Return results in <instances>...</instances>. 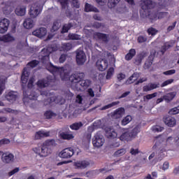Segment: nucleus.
Wrapping results in <instances>:
<instances>
[{"label": "nucleus", "mask_w": 179, "mask_h": 179, "mask_svg": "<svg viewBox=\"0 0 179 179\" xmlns=\"http://www.w3.org/2000/svg\"><path fill=\"white\" fill-rule=\"evenodd\" d=\"M48 71L52 73L54 76L59 75L62 80H68L72 83V87H76V90H82L83 89H87L92 83L89 80H83L85 78V73H77L69 76L71 70H68L65 68H58L52 64H50L47 68Z\"/></svg>", "instance_id": "f257e3e1"}, {"label": "nucleus", "mask_w": 179, "mask_h": 179, "mask_svg": "<svg viewBox=\"0 0 179 179\" xmlns=\"http://www.w3.org/2000/svg\"><path fill=\"white\" fill-rule=\"evenodd\" d=\"M52 146H55V140H48L43 143L41 147L35 148L33 150L41 157H47L51 153Z\"/></svg>", "instance_id": "f03ea898"}, {"label": "nucleus", "mask_w": 179, "mask_h": 179, "mask_svg": "<svg viewBox=\"0 0 179 179\" xmlns=\"http://www.w3.org/2000/svg\"><path fill=\"white\" fill-rule=\"evenodd\" d=\"M141 5L142 10H143V15L148 16L149 19H151V20H156V19H157V14H156V13H151L148 15L149 9L155 8L156 3H153L152 0H141Z\"/></svg>", "instance_id": "7ed1b4c3"}, {"label": "nucleus", "mask_w": 179, "mask_h": 179, "mask_svg": "<svg viewBox=\"0 0 179 179\" xmlns=\"http://www.w3.org/2000/svg\"><path fill=\"white\" fill-rule=\"evenodd\" d=\"M41 96H45L47 99H45L43 101L44 106H48L51 104V103H59L58 99H61V96H57L55 94L52 93H50L48 91H41Z\"/></svg>", "instance_id": "20e7f679"}, {"label": "nucleus", "mask_w": 179, "mask_h": 179, "mask_svg": "<svg viewBox=\"0 0 179 179\" xmlns=\"http://www.w3.org/2000/svg\"><path fill=\"white\" fill-rule=\"evenodd\" d=\"M104 142L105 140L103 134L100 131L96 132L92 139V143L94 148H101L104 145Z\"/></svg>", "instance_id": "39448f33"}, {"label": "nucleus", "mask_w": 179, "mask_h": 179, "mask_svg": "<svg viewBox=\"0 0 179 179\" xmlns=\"http://www.w3.org/2000/svg\"><path fill=\"white\" fill-rule=\"evenodd\" d=\"M41 13V8L38 3L32 4L29 10V15L31 19H36Z\"/></svg>", "instance_id": "423d86ee"}, {"label": "nucleus", "mask_w": 179, "mask_h": 179, "mask_svg": "<svg viewBox=\"0 0 179 179\" xmlns=\"http://www.w3.org/2000/svg\"><path fill=\"white\" fill-rule=\"evenodd\" d=\"M3 96L9 103H15L19 99V93L15 91H6Z\"/></svg>", "instance_id": "0eeeda50"}, {"label": "nucleus", "mask_w": 179, "mask_h": 179, "mask_svg": "<svg viewBox=\"0 0 179 179\" xmlns=\"http://www.w3.org/2000/svg\"><path fill=\"white\" fill-rule=\"evenodd\" d=\"M87 59L86 54L83 50H78L76 51V62L78 65H83Z\"/></svg>", "instance_id": "6e6552de"}, {"label": "nucleus", "mask_w": 179, "mask_h": 179, "mask_svg": "<svg viewBox=\"0 0 179 179\" xmlns=\"http://www.w3.org/2000/svg\"><path fill=\"white\" fill-rule=\"evenodd\" d=\"M73 166L78 170H85V169H87L90 166V161L86 159L77 161L73 163Z\"/></svg>", "instance_id": "1a4fd4ad"}, {"label": "nucleus", "mask_w": 179, "mask_h": 179, "mask_svg": "<svg viewBox=\"0 0 179 179\" xmlns=\"http://www.w3.org/2000/svg\"><path fill=\"white\" fill-rule=\"evenodd\" d=\"M73 153H75L73 149L72 148H69L60 152L59 153V156L62 159H70V157H72V156H73Z\"/></svg>", "instance_id": "9d476101"}, {"label": "nucleus", "mask_w": 179, "mask_h": 179, "mask_svg": "<svg viewBox=\"0 0 179 179\" xmlns=\"http://www.w3.org/2000/svg\"><path fill=\"white\" fill-rule=\"evenodd\" d=\"M9 24H10V21L8 18H3L0 21L1 34H3L8 31V29H9Z\"/></svg>", "instance_id": "9b49d317"}, {"label": "nucleus", "mask_w": 179, "mask_h": 179, "mask_svg": "<svg viewBox=\"0 0 179 179\" xmlns=\"http://www.w3.org/2000/svg\"><path fill=\"white\" fill-rule=\"evenodd\" d=\"M94 38L97 41H103V43H108L110 40L109 35L100 32H95L94 34Z\"/></svg>", "instance_id": "f8f14e48"}, {"label": "nucleus", "mask_w": 179, "mask_h": 179, "mask_svg": "<svg viewBox=\"0 0 179 179\" xmlns=\"http://www.w3.org/2000/svg\"><path fill=\"white\" fill-rule=\"evenodd\" d=\"M163 121L165 125H167V127H170L171 128H173V127H176V125H177V120L173 117L164 116Z\"/></svg>", "instance_id": "ddd939ff"}, {"label": "nucleus", "mask_w": 179, "mask_h": 179, "mask_svg": "<svg viewBox=\"0 0 179 179\" xmlns=\"http://www.w3.org/2000/svg\"><path fill=\"white\" fill-rule=\"evenodd\" d=\"M15 159V156L10 152H3L1 160L3 163H6V164H9V163H12Z\"/></svg>", "instance_id": "4468645a"}, {"label": "nucleus", "mask_w": 179, "mask_h": 179, "mask_svg": "<svg viewBox=\"0 0 179 179\" xmlns=\"http://www.w3.org/2000/svg\"><path fill=\"white\" fill-rule=\"evenodd\" d=\"M108 67V62L104 59H100L96 62V68L99 71H106Z\"/></svg>", "instance_id": "2eb2a0df"}, {"label": "nucleus", "mask_w": 179, "mask_h": 179, "mask_svg": "<svg viewBox=\"0 0 179 179\" xmlns=\"http://www.w3.org/2000/svg\"><path fill=\"white\" fill-rule=\"evenodd\" d=\"M31 93L29 92L24 91L23 94L24 96V99H29V100H37V97H38V90H36V92L31 91L29 90Z\"/></svg>", "instance_id": "dca6fc26"}, {"label": "nucleus", "mask_w": 179, "mask_h": 179, "mask_svg": "<svg viewBox=\"0 0 179 179\" xmlns=\"http://www.w3.org/2000/svg\"><path fill=\"white\" fill-rule=\"evenodd\" d=\"M33 36H36V37H38L39 38H42L45 36H47V29L44 27H41L32 32Z\"/></svg>", "instance_id": "f3484780"}, {"label": "nucleus", "mask_w": 179, "mask_h": 179, "mask_svg": "<svg viewBox=\"0 0 179 179\" xmlns=\"http://www.w3.org/2000/svg\"><path fill=\"white\" fill-rule=\"evenodd\" d=\"M0 41L3 43H13L16 41V38L11 34H7L0 37Z\"/></svg>", "instance_id": "a211bd4d"}, {"label": "nucleus", "mask_w": 179, "mask_h": 179, "mask_svg": "<svg viewBox=\"0 0 179 179\" xmlns=\"http://www.w3.org/2000/svg\"><path fill=\"white\" fill-rule=\"evenodd\" d=\"M106 136L109 139H114L115 138H117V134L114 129L108 127L106 130Z\"/></svg>", "instance_id": "6ab92c4d"}, {"label": "nucleus", "mask_w": 179, "mask_h": 179, "mask_svg": "<svg viewBox=\"0 0 179 179\" xmlns=\"http://www.w3.org/2000/svg\"><path fill=\"white\" fill-rule=\"evenodd\" d=\"M50 54H51V51H47V50L43 49L41 51V60L43 64H47L48 61H50Z\"/></svg>", "instance_id": "aec40b11"}, {"label": "nucleus", "mask_w": 179, "mask_h": 179, "mask_svg": "<svg viewBox=\"0 0 179 179\" xmlns=\"http://www.w3.org/2000/svg\"><path fill=\"white\" fill-rule=\"evenodd\" d=\"M23 26L25 29H32L34 27V20L31 17L26 18L24 20Z\"/></svg>", "instance_id": "412c9836"}, {"label": "nucleus", "mask_w": 179, "mask_h": 179, "mask_svg": "<svg viewBox=\"0 0 179 179\" xmlns=\"http://www.w3.org/2000/svg\"><path fill=\"white\" fill-rule=\"evenodd\" d=\"M50 136V131H39L35 134V139H42V138H47Z\"/></svg>", "instance_id": "4be33fe9"}, {"label": "nucleus", "mask_w": 179, "mask_h": 179, "mask_svg": "<svg viewBox=\"0 0 179 179\" xmlns=\"http://www.w3.org/2000/svg\"><path fill=\"white\" fill-rule=\"evenodd\" d=\"M60 136L62 138V139H66L67 141H71V139H73V138H75L73 133H72L71 131L62 132Z\"/></svg>", "instance_id": "5701e85b"}, {"label": "nucleus", "mask_w": 179, "mask_h": 179, "mask_svg": "<svg viewBox=\"0 0 179 179\" xmlns=\"http://www.w3.org/2000/svg\"><path fill=\"white\" fill-rule=\"evenodd\" d=\"M17 16H24L26 15V6H18L15 9Z\"/></svg>", "instance_id": "b1692460"}, {"label": "nucleus", "mask_w": 179, "mask_h": 179, "mask_svg": "<svg viewBox=\"0 0 179 179\" xmlns=\"http://www.w3.org/2000/svg\"><path fill=\"white\" fill-rule=\"evenodd\" d=\"M159 87V84L157 83H150L147 85H145L143 87V92H150L152 90H155V89H157Z\"/></svg>", "instance_id": "393cba45"}, {"label": "nucleus", "mask_w": 179, "mask_h": 179, "mask_svg": "<svg viewBox=\"0 0 179 179\" xmlns=\"http://www.w3.org/2000/svg\"><path fill=\"white\" fill-rule=\"evenodd\" d=\"M124 114H125V109L123 108H120L113 113V118H116V120L121 118Z\"/></svg>", "instance_id": "a878e982"}, {"label": "nucleus", "mask_w": 179, "mask_h": 179, "mask_svg": "<svg viewBox=\"0 0 179 179\" xmlns=\"http://www.w3.org/2000/svg\"><path fill=\"white\" fill-rule=\"evenodd\" d=\"M29 70H27V68H24L21 76V80L24 85L27 83V80H29Z\"/></svg>", "instance_id": "bb28decb"}, {"label": "nucleus", "mask_w": 179, "mask_h": 179, "mask_svg": "<svg viewBox=\"0 0 179 179\" xmlns=\"http://www.w3.org/2000/svg\"><path fill=\"white\" fill-rule=\"evenodd\" d=\"M103 125L101 124V120H97L93 124L88 127L89 132H93L96 128H103Z\"/></svg>", "instance_id": "cd10ccee"}, {"label": "nucleus", "mask_w": 179, "mask_h": 179, "mask_svg": "<svg viewBox=\"0 0 179 179\" xmlns=\"http://www.w3.org/2000/svg\"><path fill=\"white\" fill-rule=\"evenodd\" d=\"M132 138H135L141 132V125H136L131 130H129Z\"/></svg>", "instance_id": "c85d7f7f"}, {"label": "nucleus", "mask_w": 179, "mask_h": 179, "mask_svg": "<svg viewBox=\"0 0 179 179\" xmlns=\"http://www.w3.org/2000/svg\"><path fill=\"white\" fill-rule=\"evenodd\" d=\"M176 94H177V93L175 92H169L164 95L163 99L166 103H170V101H171V100L176 97Z\"/></svg>", "instance_id": "c756f323"}, {"label": "nucleus", "mask_w": 179, "mask_h": 179, "mask_svg": "<svg viewBox=\"0 0 179 179\" xmlns=\"http://www.w3.org/2000/svg\"><path fill=\"white\" fill-rule=\"evenodd\" d=\"M6 83V77L0 76V96L3 93V90H5V85Z\"/></svg>", "instance_id": "7c9ffc66"}, {"label": "nucleus", "mask_w": 179, "mask_h": 179, "mask_svg": "<svg viewBox=\"0 0 179 179\" xmlns=\"http://www.w3.org/2000/svg\"><path fill=\"white\" fill-rule=\"evenodd\" d=\"M49 85H51V83L48 81V80H40L37 82V86L38 87H41V89H43V87H47Z\"/></svg>", "instance_id": "2f4dec72"}, {"label": "nucleus", "mask_w": 179, "mask_h": 179, "mask_svg": "<svg viewBox=\"0 0 179 179\" xmlns=\"http://www.w3.org/2000/svg\"><path fill=\"white\" fill-rule=\"evenodd\" d=\"M85 12H96V13H98L99 9H97V8L92 6L89 3H86L85 6Z\"/></svg>", "instance_id": "473e14b6"}, {"label": "nucleus", "mask_w": 179, "mask_h": 179, "mask_svg": "<svg viewBox=\"0 0 179 179\" xmlns=\"http://www.w3.org/2000/svg\"><path fill=\"white\" fill-rule=\"evenodd\" d=\"M132 136H131V133L129 131H126L124 133H123L120 137V141H131V139H132Z\"/></svg>", "instance_id": "72a5a7b5"}, {"label": "nucleus", "mask_w": 179, "mask_h": 179, "mask_svg": "<svg viewBox=\"0 0 179 179\" xmlns=\"http://www.w3.org/2000/svg\"><path fill=\"white\" fill-rule=\"evenodd\" d=\"M82 127H83V123H82V122H75L70 125V128L73 131H79Z\"/></svg>", "instance_id": "f704fd0d"}, {"label": "nucleus", "mask_w": 179, "mask_h": 179, "mask_svg": "<svg viewBox=\"0 0 179 179\" xmlns=\"http://www.w3.org/2000/svg\"><path fill=\"white\" fill-rule=\"evenodd\" d=\"M164 141V138L163 136H159L157 138L156 143L155 145L152 147V149H160V147L162 146V144H160V142H163Z\"/></svg>", "instance_id": "c9c22d12"}, {"label": "nucleus", "mask_w": 179, "mask_h": 179, "mask_svg": "<svg viewBox=\"0 0 179 179\" xmlns=\"http://www.w3.org/2000/svg\"><path fill=\"white\" fill-rule=\"evenodd\" d=\"M136 55V50L135 49H131L129 52L126 55L125 59L127 61H130Z\"/></svg>", "instance_id": "e433bc0d"}, {"label": "nucleus", "mask_w": 179, "mask_h": 179, "mask_svg": "<svg viewBox=\"0 0 179 179\" xmlns=\"http://www.w3.org/2000/svg\"><path fill=\"white\" fill-rule=\"evenodd\" d=\"M131 121H132V116L127 115L122 119V120L121 121V124L123 127H125V125H128V124H129Z\"/></svg>", "instance_id": "4c0bfd02"}, {"label": "nucleus", "mask_w": 179, "mask_h": 179, "mask_svg": "<svg viewBox=\"0 0 179 179\" xmlns=\"http://www.w3.org/2000/svg\"><path fill=\"white\" fill-rule=\"evenodd\" d=\"M61 48L62 51H70V50H72V43H62Z\"/></svg>", "instance_id": "58836bf2"}, {"label": "nucleus", "mask_w": 179, "mask_h": 179, "mask_svg": "<svg viewBox=\"0 0 179 179\" xmlns=\"http://www.w3.org/2000/svg\"><path fill=\"white\" fill-rule=\"evenodd\" d=\"M157 92L148 94L143 96V101H149V100H152V99H155V97H157Z\"/></svg>", "instance_id": "ea45409f"}, {"label": "nucleus", "mask_w": 179, "mask_h": 179, "mask_svg": "<svg viewBox=\"0 0 179 179\" xmlns=\"http://www.w3.org/2000/svg\"><path fill=\"white\" fill-rule=\"evenodd\" d=\"M125 153H127V150L125 148H121L115 152L114 156H115V157H121V156H124Z\"/></svg>", "instance_id": "a19ab883"}, {"label": "nucleus", "mask_w": 179, "mask_h": 179, "mask_svg": "<svg viewBox=\"0 0 179 179\" xmlns=\"http://www.w3.org/2000/svg\"><path fill=\"white\" fill-rule=\"evenodd\" d=\"M120 104V101H114L111 103H109L108 105H106L105 106L102 107L100 110H108V108H111V107H115V106H118Z\"/></svg>", "instance_id": "79ce46f5"}, {"label": "nucleus", "mask_w": 179, "mask_h": 179, "mask_svg": "<svg viewBox=\"0 0 179 179\" xmlns=\"http://www.w3.org/2000/svg\"><path fill=\"white\" fill-rule=\"evenodd\" d=\"M57 114L54 113V112L51 110H47L44 113L45 118H47L48 120H50V118H54V117H56Z\"/></svg>", "instance_id": "37998d69"}, {"label": "nucleus", "mask_w": 179, "mask_h": 179, "mask_svg": "<svg viewBox=\"0 0 179 179\" xmlns=\"http://www.w3.org/2000/svg\"><path fill=\"white\" fill-rule=\"evenodd\" d=\"M120 1L121 0H108V8H110V9H112V8H115V6H117V3Z\"/></svg>", "instance_id": "c03bdc74"}, {"label": "nucleus", "mask_w": 179, "mask_h": 179, "mask_svg": "<svg viewBox=\"0 0 179 179\" xmlns=\"http://www.w3.org/2000/svg\"><path fill=\"white\" fill-rule=\"evenodd\" d=\"M145 58V53H141L136 57L135 64L136 65H140L141 62H142V59Z\"/></svg>", "instance_id": "a18cd8bd"}, {"label": "nucleus", "mask_w": 179, "mask_h": 179, "mask_svg": "<svg viewBox=\"0 0 179 179\" xmlns=\"http://www.w3.org/2000/svg\"><path fill=\"white\" fill-rule=\"evenodd\" d=\"M136 79H138V74L134 73L131 76H130V78L126 81V83H134V82H135V80H136Z\"/></svg>", "instance_id": "49530a36"}, {"label": "nucleus", "mask_w": 179, "mask_h": 179, "mask_svg": "<svg viewBox=\"0 0 179 179\" xmlns=\"http://www.w3.org/2000/svg\"><path fill=\"white\" fill-rule=\"evenodd\" d=\"M39 64V62L37 60H32L31 62L27 64V69L29 71V67L30 68H36V66Z\"/></svg>", "instance_id": "de8ad7c7"}, {"label": "nucleus", "mask_w": 179, "mask_h": 179, "mask_svg": "<svg viewBox=\"0 0 179 179\" xmlns=\"http://www.w3.org/2000/svg\"><path fill=\"white\" fill-rule=\"evenodd\" d=\"M60 27H61V24H59V23L57 22H55L52 27L51 32L54 33V32L57 31L58 30V29H59Z\"/></svg>", "instance_id": "09e8293b"}, {"label": "nucleus", "mask_w": 179, "mask_h": 179, "mask_svg": "<svg viewBox=\"0 0 179 179\" xmlns=\"http://www.w3.org/2000/svg\"><path fill=\"white\" fill-rule=\"evenodd\" d=\"M169 114H170V115H176V114H179V106L171 109L169 111Z\"/></svg>", "instance_id": "8fccbe9b"}, {"label": "nucleus", "mask_w": 179, "mask_h": 179, "mask_svg": "<svg viewBox=\"0 0 179 179\" xmlns=\"http://www.w3.org/2000/svg\"><path fill=\"white\" fill-rule=\"evenodd\" d=\"M114 75V68L111 67L108 70L106 73V79H111V76Z\"/></svg>", "instance_id": "3c124183"}, {"label": "nucleus", "mask_w": 179, "mask_h": 179, "mask_svg": "<svg viewBox=\"0 0 179 179\" xmlns=\"http://www.w3.org/2000/svg\"><path fill=\"white\" fill-rule=\"evenodd\" d=\"M69 40H80V36L76 34H69Z\"/></svg>", "instance_id": "603ef678"}, {"label": "nucleus", "mask_w": 179, "mask_h": 179, "mask_svg": "<svg viewBox=\"0 0 179 179\" xmlns=\"http://www.w3.org/2000/svg\"><path fill=\"white\" fill-rule=\"evenodd\" d=\"M170 47H171L170 44L165 43V45L162 47V49L160 50L162 55H163L164 54V52H166V51H167V50H169V48H170Z\"/></svg>", "instance_id": "864d4df0"}, {"label": "nucleus", "mask_w": 179, "mask_h": 179, "mask_svg": "<svg viewBox=\"0 0 179 179\" xmlns=\"http://www.w3.org/2000/svg\"><path fill=\"white\" fill-rule=\"evenodd\" d=\"M71 27H72V26L70 24H64L62 27V33H68V31Z\"/></svg>", "instance_id": "5fc2aeb1"}, {"label": "nucleus", "mask_w": 179, "mask_h": 179, "mask_svg": "<svg viewBox=\"0 0 179 179\" xmlns=\"http://www.w3.org/2000/svg\"><path fill=\"white\" fill-rule=\"evenodd\" d=\"M174 82V79H169L166 81H164L161 87H164V86H167L169 85H171Z\"/></svg>", "instance_id": "6e6d98bb"}, {"label": "nucleus", "mask_w": 179, "mask_h": 179, "mask_svg": "<svg viewBox=\"0 0 179 179\" xmlns=\"http://www.w3.org/2000/svg\"><path fill=\"white\" fill-rule=\"evenodd\" d=\"M153 132H162L164 128L160 127V126H154L152 128Z\"/></svg>", "instance_id": "4d7b16f0"}, {"label": "nucleus", "mask_w": 179, "mask_h": 179, "mask_svg": "<svg viewBox=\"0 0 179 179\" xmlns=\"http://www.w3.org/2000/svg\"><path fill=\"white\" fill-rule=\"evenodd\" d=\"M138 43H145L148 41V38L146 36H139L138 37Z\"/></svg>", "instance_id": "13d9d810"}, {"label": "nucleus", "mask_w": 179, "mask_h": 179, "mask_svg": "<svg viewBox=\"0 0 179 179\" xmlns=\"http://www.w3.org/2000/svg\"><path fill=\"white\" fill-rule=\"evenodd\" d=\"M3 12L5 15H9V13L12 12V9L10 8V6H6L3 8Z\"/></svg>", "instance_id": "bf43d9fd"}, {"label": "nucleus", "mask_w": 179, "mask_h": 179, "mask_svg": "<svg viewBox=\"0 0 179 179\" xmlns=\"http://www.w3.org/2000/svg\"><path fill=\"white\" fill-rule=\"evenodd\" d=\"M117 11L119 13H125L127 12V7L125 6L117 8Z\"/></svg>", "instance_id": "052dcab7"}, {"label": "nucleus", "mask_w": 179, "mask_h": 179, "mask_svg": "<svg viewBox=\"0 0 179 179\" xmlns=\"http://www.w3.org/2000/svg\"><path fill=\"white\" fill-rule=\"evenodd\" d=\"M129 153L132 155V156H136V155H138L139 153V150L138 149H135V148H131Z\"/></svg>", "instance_id": "680f3d73"}, {"label": "nucleus", "mask_w": 179, "mask_h": 179, "mask_svg": "<svg viewBox=\"0 0 179 179\" xmlns=\"http://www.w3.org/2000/svg\"><path fill=\"white\" fill-rule=\"evenodd\" d=\"M148 33L151 36H155L157 33V31L155 28H150L148 29Z\"/></svg>", "instance_id": "e2e57ef3"}, {"label": "nucleus", "mask_w": 179, "mask_h": 179, "mask_svg": "<svg viewBox=\"0 0 179 179\" xmlns=\"http://www.w3.org/2000/svg\"><path fill=\"white\" fill-rule=\"evenodd\" d=\"M117 80H119V82H121V80H124V79H125V74L120 73L117 75Z\"/></svg>", "instance_id": "0e129e2a"}, {"label": "nucleus", "mask_w": 179, "mask_h": 179, "mask_svg": "<svg viewBox=\"0 0 179 179\" xmlns=\"http://www.w3.org/2000/svg\"><path fill=\"white\" fill-rule=\"evenodd\" d=\"M72 6L74 8H79L80 6V3H79V0H73L72 1Z\"/></svg>", "instance_id": "69168bd1"}, {"label": "nucleus", "mask_w": 179, "mask_h": 179, "mask_svg": "<svg viewBox=\"0 0 179 179\" xmlns=\"http://www.w3.org/2000/svg\"><path fill=\"white\" fill-rule=\"evenodd\" d=\"M157 19H163V17H166V16H167V13H163V12L158 13L157 14Z\"/></svg>", "instance_id": "338daca9"}, {"label": "nucleus", "mask_w": 179, "mask_h": 179, "mask_svg": "<svg viewBox=\"0 0 179 179\" xmlns=\"http://www.w3.org/2000/svg\"><path fill=\"white\" fill-rule=\"evenodd\" d=\"M164 75H166V76H170V75H174V73H176V70L172 69V70H169L166 71H164Z\"/></svg>", "instance_id": "774afa93"}]
</instances>
